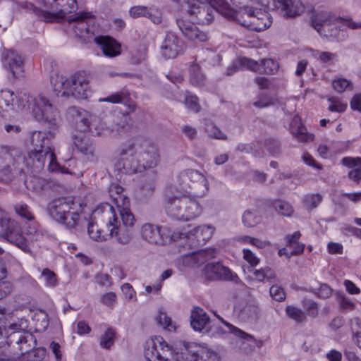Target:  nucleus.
<instances>
[{
	"mask_svg": "<svg viewBox=\"0 0 361 361\" xmlns=\"http://www.w3.org/2000/svg\"><path fill=\"white\" fill-rule=\"evenodd\" d=\"M209 322V317L200 307H195L190 314V325L197 331H201Z\"/></svg>",
	"mask_w": 361,
	"mask_h": 361,
	"instance_id": "obj_27",
	"label": "nucleus"
},
{
	"mask_svg": "<svg viewBox=\"0 0 361 361\" xmlns=\"http://www.w3.org/2000/svg\"><path fill=\"white\" fill-rule=\"evenodd\" d=\"M267 7L281 9L287 18H295L304 11V6L300 0H269Z\"/></svg>",
	"mask_w": 361,
	"mask_h": 361,
	"instance_id": "obj_14",
	"label": "nucleus"
},
{
	"mask_svg": "<svg viewBox=\"0 0 361 361\" xmlns=\"http://www.w3.org/2000/svg\"><path fill=\"white\" fill-rule=\"evenodd\" d=\"M198 345L195 343L184 345L180 352L177 353L176 361H197Z\"/></svg>",
	"mask_w": 361,
	"mask_h": 361,
	"instance_id": "obj_29",
	"label": "nucleus"
},
{
	"mask_svg": "<svg viewBox=\"0 0 361 361\" xmlns=\"http://www.w3.org/2000/svg\"><path fill=\"white\" fill-rule=\"evenodd\" d=\"M54 135L50 132L35 131L32 135V149L30 151L29 158L33 163L36 171H39L44 169L48 162V170L52 172L69 173V171L60 166L56 161L51 140Z\"/></svg>",
	"mask_w": 361,
	"mask_h": 361,
	"instance_id": "obj_4",
	"label": "nucleus"
},
{
	"mask_svg": "<svg viewBox=\"0 0 361 361\" xmlns=\"http://www.w3.org/2000/svg\"><path fill=\"white\" fill-rule=\"evenodd\" d=\"M336 296L340 299V307L343 310H353L355 308V304L348 298L342 292L338 291Z\"/></svg>",
	"mask_w": 361,
	"mask_h": 361,
	"instance_id": "obj_53",
	"label": "nucleus"
},
{
	"mask_svg": "<svg viewBox=\"0 0 361 361\" xmlns=\"http://www.w3.org/2000/svg\"><path fill=\"white\" fill-rule=\"evenodd\" d=\"M216 250L213 248L203 250L195 255V259L198 263L203 264L204 262L214 258Z\"/></svg>",
	"mask_w": 361,
	"mask_h": 361,
	"instance_id": "obj_49",
	"label": "nucleus"
},
{
	"mask_svg": "<svg viewBox=\"0 0 361 361\" xmlns=\"http://www.w3.org/2000/svg\"><path fill=\"white\" fill-rule=\"evenodd\" d=\"M19 149L9 145L0 146V178L4 181H10L13 177L16 159L20 158Z\"/></svg>",
	"mask_w": 361,
	"mask_h": 361,
	"instance_id": "obj_10",
	"label": "nucleus"
},
{
	"mask_svg": "<svg viewBox=\"0 0 361 361\" xmlns=\"http://www.w3.org/2000/svg\"><path fill=\"white\" fill-rule=\"evenodd\" d=\"M199 197L188 194L169 196L166 198V210L169 216L180 221H190L201 215L203 211Z\"/></svg>",
	"mask_w": 361,
	"mask_h": 361,
	"instance_id": "obj_6",
	"label": "nucleus"
},
{
	"mask_svg": "<svg viewBox=\"0 0 361 361\" xmlns=\"http://www.w3.org/2000/svg\"><path fill=\"white\" fill-rule=\"evenodd\" d=\"M121 159L115 167L121 173L132 175L155 168L160 161L158 145L144 137H134L119 148Z\"/></svg>",
	"mask_w": 361,
	"mask_h": 361,
	"instance_id": "obj_1",
	"label": "nucleus"
},
{
	"mask_svg": "<svg viewBox=\"0 0 361 361\" xmlns=\"http://www.w3.org/2000/svg\"><path fill=\"white\" fill-rule=\"evenodd\" d=\"M189 80L190 83L195 86H203L206 82V76L202 73L200 66L193 62L189 68Z\"/></svg>",
	"mask_w": 361,
	"mask_h": 361,
	"instance_id": "obj_31",
	"label": "nucleus"
},
{
	"mask_svg": "<svg viewBox=\"0 0 361 361\" xmlns=\"http://www.w3.org/2000/svg\"><path fill=\"white\" fill-rule=\"evenodd\" d=\"M277 99L267 93H260L258 99L253 103L255 107L262 109L275 105Z\"/></svg>",
	"mask_w": 361,
	"mask_h": 361,
	"instance_id": "obj_39",
	"label": "nucleus"
},
{
	"mask_svg": "<svg viewBox=\"0 0 361 361\" xmlns=\"http://www.w3.org/2000/svg\"><path fill=\"white\" fill-rule=\"evenodd\" d=\"M197 361H219L218 354L207 348L198 345Z\"/></svg>",
	"mask_w": 361,
	"mask_h": 361,
	"instance_id": "obj_42",
	"label": "nucleus"
},
{
	"mask_svg": "<svg viewBox=\"0 0 361 361\" xmlns=\"http://www.w3.org/2000/svg\"><path fill=\"white\" fill-rule=\"evenodd\" d=\"M40 278L47 287L54 288L58 285L59 280L56 274L48 268L42 270Z\"/></svg>",
	"mask_w": 361,
	"mask_h": 361,
	"instance_id": "obj_37",
	"label": "nucleus"
},
{
	"mask_svg": "<svg viewBox=\"0 0 361 361\" xmlns=\"http://www.w3.org/2000/svg\"><path fill=\"white\" fill-rule=\"evenodd\" d=\"M303 161L308 166H312L317 170H322L323 166L321 164L317 162L314 157L309 153H305L302 156Z\"/></svg>",
	"mask_w": 361,
	"mask_h": 361,
	"instance_id": "obj_61",
	"label": "nucleus"
},
{
	"mask_svg": "<svg viewBox=\"0 0 361 361\" xmlns=\"http://www.w3.org/2000/svg\"><path fill=\"white\" fill-rule=\"evenodd\" d=\"M16 212L21 217L27 219V221L34 220L33 214L30 212L28 206L26 204L20 203L17 204L14 207Z\"/></svg>",
	"mask_w": 361,
	"mask_h": 361,
	"instance_id": "obj_51",
	"label": "nucleus"
},
{
	"mask_svg": "<svg viewBox=\"0 0 361 361\" xmlns=\"http://www.w3.org/2000/svg\"><path fill=\"white\" fill-rule=\"evenodd\" d=\"M269 293L274 300L279 302L283 301L286 298V293L284 290L280 286L274 285L272 286L270 288Z\"/></svg>",
	"mask_w": 361,
	"mask_h": 361,
	"instance_id": "obj_54",
	"label": "nucleus"
},
{
	"mask_svg": "<svg viewBox=\"0 0 361 361\" xmlns=\"http://www.w3.org/2000/svg\"><path fill=\"white\" fill-rule=\"evenodd\" d=\"M117 210L110 204L101 205L96 211L102 214V218L106 223L111 238H115L122 245L128 244L133 237L131 228L135 225V219L128 208V201L121 206L116 199Z\"/></svg>",
	"mask_w": 361,
	"mask_h": 361,
	"instance_id": "obj_3",
	"label": "nucleus"
},
{
	"mask_svg": "<svg viewBox=\"0 0 361 361\" xmlns=\"http://www.w3.org/2000/svg\"><path fill=\"white\" fill-rule=\"evenodd\" d=\"M8 343L19 345V349L22 355L27 354L29 357H36V351H32L37 345L35 336L29 331H23V334L10 333L8 337Z\"/></svg>",
	"mask_w": 361,
	"mask_h": 361,
	"instance_id": "obj_13",
	"label": "nucleus"
},
{
	"mask_svg": "<svg viewBox=\"0 0 361 361\" xmlns=\"http://www.w3.org/2000/svg\"><path fill=\"white\" fill-rule=\"evenodd\" d=\"M30 98L31 100L26 94L17 96L13 91L8 88L1 90L0 114L2 111L23 109L25 107V101L36 119L55 126L59 118V112L47 98L42 94Z\"/></svg>",
	"mask_w": 361,
	"mask_h": 361,
	"instance_id": "obj_2",
	"label": "nucleus"
},
{
	"mask_svg": "<svg viewBox=\"0 0 361 361\" xmlns=\"http://www.w3.org/2000/svg\"><path fill=\"white\" fill-rule=\"evenodd\" d=\"M208 136L212 138L219 140H226V135L223 133L219 128L213 124H209L206 128Z\"/></svg>",
	"mask_w": 361,
	"mask_h": 361,
	"instance_id": "obj_52",
	"label": "nucleus"
},
{
	"mask_svg": "<svg viewBox=\"0 0 361 361\" xmlns=\"http://www.w3.org/2000/svg\"><path fill=\"white\" fill-rule=\"evenodd\" d=\"M331 102V104L329 105L328 109L331 112H338L343 113L347 109V104L342 103L341 102H334V98L331 97L328 99Z\"/></svg>",
	"mask_w": 361,
	"mask_h": 361,
	"instance_id": "obj_58",
	"label": "nucleus"
},
{
	"mask_svg": "<svg viewBox=\"0 0 361 361\" xmlns=\"http://www.w3.org/2000/svg\"><path fill=\"white\" fill-rule=\"evenodd\" d=\"M264 147L271 157H278L281 154V143L278 139L273 137L266 139Z\"/></svg>",
	"mask_w": 361,
	"mask_h": 361,
	"instance_id": "obj_35",
	"label": "nucleus"
},
{
	"mask_svg": "<svg viewBox=\"0 0 361 361\" xmlns=\"http://www.w3.org/2000/svg\"><path fill=\"white\" fill-rule=\"evenodd\" d=\"M285 312L289 319L295 321L297 324L303 323L307 320L306 313L294 305L286 306Z\"/></svg>",
	"mask_w": 361,
	"mask_h": 361,
	"instance_id": "obj_34",
	"label": "nucleus"
},
{
	"mask_svg": "<svg viewBox=\"0 0 361 361\" xmlns=\"http://www.w3.org/2000/svg\"><path fill=\"white\" fill-rule=\"evenodd\" d=\"M214 232V228L210 226H201L194 228L188 232L174 233L171 235V239L175 240L177 238H187L188 240L196 239L197 245L204 243L209 240Z\"/></svg>",
	"mask_w": 361,
	"mask_h": 361,
	"instance_id": "obj_21",
	"label": "nucleus"
},
{
	"mask_svg": "<svg viewBox=\"0 0 361 361\" xmlns=\"http://www.w3.org/2000/svg\"><path fill=\"white\" fill-rule=\"evenodd\" d=\"M262 59H255L250 57V71H254L262 74Z\"/></svg>",
	"mask_w": 361,
	"mask_h": 361,
	"instance_id": "obj_62",
	"label": "nucleus"
},
{
	"mask_svg": "<svg viewBox=\"0 0 361 361\" xmlns=\"http://www.w3.org/2000/svg\"><path fill=\"white\" fill-rule=\"evenodd\" d=\"M176 181L178 186L185 192L184 194L203 197L209 190V183L203 173L193 169L180 171Z\"/></svg>",
	"mask_w": 361,
	"mask_h": 361,
	"instance_id": "obj_7",
	"label": "nucleus"
},
{
	"mask_svg": "<svg viewBox=\"0 0 361 361\" xmlns=\"http://www.w3.org/2000/svg\"><path fill=\"white\" fill-rule=\"evenodd\" d=\"M0 237L15 245L25 252L30 251L27 240L24 237L19 224L4 215L0 209Z\"/></svg>",
	"mask_w": 361,
	"mask_h": 361,
	"instance_id": "obj_8",
	"label": "nucleus"
},
{
	"mask_svg": "<svg viewBox=\"0 0 361 361\" xmlns=\"http://www.w3.org/2000/svg\"><path fill=\"white\" fill-rule=\"evenodd\" d=\"M26 327V321H20V323H12L7 326L8 329L11 331V333L19 332V334H23V331H25V329Z\"/></svg>",
	"mask_w": 361,
	"mask_h": 361,
	"instance_id": "obj_64",
	"label": "nucleus"
},
{
	"mask_svg": "<svg viewBox=\"0 0 361 361\" xmlns=\"http://www.w3.org/2000/svg\"><path fill=\"white\" fill-rule=\"evenodd\" d=\"M184 42L174 32H169L161 46V54L166 59L176 58L185 49Z\"/></svg>",
	"mask_w": 361,
	"mask_h": 361,
	"instance_id": "obj_12",
	"label": "nucleus"
},
{
	"mask_svg": "<svg viewBox=\"0 0 361 361\" xmlns=\"http://www.w3.org/2000/svg\"><path fill=\"white\" fill-rule=\"evenodd\" d=\"M22 7L31 10L33 13L38 17L39 19L44 20L45 22H54L55 21V16L53 13H50L48 11H45L37 8L33 4L30 2H24L22 4Z\"/></svg>",
	"mask_w": 361,
	"mask_h": 361,
	"instance_id": "obj_33",
	"label": "nucleus"
},
{
	"mask_svg": "<svg viewBox=\"0 0 361 361\" xmlns=\"http://www.w3.org/2000/svg\"><path fill=\"white\" fill-rule=\"evenodd\" d=\"M350 106L353 111L361 113V93L355 94L350 101Z\"/></svg>",
	"mask_w": 361,
	"mask_h": 361,
	"instance_id": "obj_63",
	"label": "nucleus"
},
{
	"mask_svg": "<svg viewBox=\"0 0 361 361\" xmlns=\"http://www.w3.org/2000/svg\"><path fill=\"white\" fill-rule=\"evenodd\" d=\"M302 304L308 316L312 318H316L318 316V303L317 302L312 299H304Z\"/></svg>",
	"mask_w": 361,
	"mask_h": 361,
	"instance_id": "obj_48",
	"label": "nucleus"
},
{
	"mask_svg": "<svg viewBox=\"0 0 361 361\" xmlns=\"http://www.w3.org/2000/svg\"><path fill=\"white\" fill-rule=\"evenodd\" d=\"M2 62L5 68L8 70L13 77L20 76L23 72V60L17 52L7 49L2 53Z\"/></svg>",
	"mask_w": 361,
	"mask_h": 361,
	"instance_id": "obj_17",
	"label": "nucleus"
},
{
	"mask_svg": "<svg viewBox=\"0 0 361 361\" xmlns=\"http://www.w3.org/2000/svg\"><path fill=\"white\" fill-rule=\"evenodd\" d=\"M109 232L110 231L109 230ZM87 233L89 236L95 241H105L108 237H111L110 233L109 234H102V231L98 228V226L94 223H89L87 227Z\"/></svg>",
	"mask_w": 361,
	"mask_h": 361,
	"instance_id": "obj_38",
	"label": "nucleus"
},
{
	"mask_svg": "<svg viewBox=\"0 0 361 361\" xmlns=\"http://www.w3.org/2000/svg\"><path fill=\"white\" fill-rule=\"evenodd\" d=\"M115 335L116 332L113 329H107L104 334L100 337L101 347L105 349H109L114 343Z\"/></svg>",
	"mask_w": 361,
	"mask_h": 361,
	"instance_id": "obj_43",
	"label": "nucleus"
},
{
	"mask_svg": "<svg viewBox=\"0 0 361 361\" xmlns=\"http://www.w3.org/2000/svg\"><path fill=\"white\" fill-rule=\"evenodd\" d=\"M148 8L143 6H135L130 8L129 13L133 18L147 16Z\"/></svg>",
	"mask_w": 361,
	"mask_h": 361,
	"instance_id": "obj_60",
	"label": "nucleus"
},
{
	"mask_svg": "<svg viewBox=\"0 0 361 361\" xmlns=\"http://www.w3.org/2000/svg\"><path fill=\"white\" fill-rule=\"evenodd\" d=\"M146 17L149 18L154 24H159L161 23L162 14L158 9L152 8H149Z\"/></svg>",
	"mask_w": 361,
	"mask_h": 361,
	"instance_id": "obj_57",
	"label": "nucleus"
},
{
	"mask_svg": "<svg viewBox=\"0 0 361 361\" xmlns=\"http://www.w3.org/2000/svg\"><path fill=\"white\" fill-rule=\"evenodd\" d=\"M73 143L76 149L82 154L88 157H94V147L88 137L85 135L75 136Z\"/></svg>",
	"mask_w": 361,
	"mask_h": 361,
	"instance_id": "obj_30",
	"label": "nucleus"
},
{
	"mask_svg": "<svg viewBox=\"0 0 361 361\" xmlns=\"http://www.w3.org/2000/svg\"><path fill=\"white\" fill-rule=\"evenodd\" d=\"M333 88L338 92H343L350 85H351L350 81L345 78H338L334 80Z\"/></svg>",
	"mask_w": 361,
	"mask_h": 361,
	"instance_id": "obj_55",
	"label": "nucleus"
},
{
	"mask_svg": "<svg viewBox=\"0 0 361 361\" xmlns=\"http://www.w3.org/2000/svg\"><path fill=\"white\" fill-rule=\"evenodd\" d=\"M197 97L195 95L187 94L185 99V106L195 112H199L200 106L197 102Z\"/></svg>",
	"mask_w": 361,
	"mask_h": 361,
	"instance_id": "obj_56",
	"label": "nucleus"
},
{
	"mask_svg": "<svg viewBox=\"0 0 361 361\" xmlns=\"http://www.w3.org/2000/svg\"><path fill=\"white\" fill-rule=\"evenodd\" d=\"M309 291L322 299L329 298L333 293L331 287L328 283H321L317 289L310 288Z\"/></svg>",
	"mask_w": 361,
	"mask_h": 361,
	"instance_id": "obj_40",
	"label": "nucleus"
},
{
	"mask_svg": "<svg viewBox=\"0 0 361 361\" xmlns=\"http://www.w3.org/2000/svg\"><path fill=\"white\" fill-rule=\"evenodd\" d=\"M336 23H341L343 25H346L349 28L351 29H358L361 28V23H357L353 21L351 18L345 19L341 17H337L334 20Z\"/></svg>",
	"mask_w": 361,
	"mask_h": 361,
	"instance_id": "obj_59",
	"label": "nucleus"
},
{
	"mask_svg": "<svg viewBox=\"0 0 361 361\" xmlns=\"http://www.w3.org/2000/svg\"><path fill=\"white\" fill-rule=\"evenodd\" d=\"M163 228L150 223L145 224L141 228L142 239L151 244L163 245L169 240L162 232Z\"/></svg>",
	"mask_w": 361,
	"mask_h": 361,
	"instance_id": "obj_20",
	"label": "nucleus"
},
{
	"mask_svg": "<svg viewBox=\"0 0 361 361\" xmlns=\"http://www.w3.org/2000/svg\"><path fill=\"white\" fill-rule=\"evenodd\" d=\"M247 66L248 59L245 57H239L227 68L226 74L228 76L232 75L235 72L246 68Z\"/></svg>",
	"mask_w": 361,
	"mask_h": 361,
	"instance_id": "obj_46",
	"label": "nucleus"
},
{
	"mask_svg": "<svg viewBox=\"0 0 361 361\" xmlns=\"http://www.w3.org/2000/svg\"><path fill=\"white\" fill-rule=\"evenodd\" d=\"M252 274L253 278H252V280H256L260 282L263 281L265 279L270 281L276 278L275 272L269 267H265L259 269H255ZM250 281H251L250 277Z\"/></svg>",
	"mask_w": 361,
	"mask_h": 361,
	"instance_id": "obj_36",
	"label": "nucleus"
},
{
	"mask_svg": "<svg viewBox=\"0 0 361 361\" xmlns=\"http://www.w3.org/2000/svg\"><path fill=\"white\" fill-rule=\"evenodd\" d=\"M128 99L129 93L126 90H122L121 92L114 93L106 98L100 99L99 101L118 104L126 103L128 102Z\"/></svg>",
	"mask_w": 361,
	"mask_h": 361,
	"instance_id": "obj_41",
	"label": "nucleus"
},
{
	"mask_svg": "<svg viewBox=\"0 0 361 361\" xmlns=\"http://www.w3.org/2000/svg\"><path fill=\"white\" fill-rule=\"evenodd\" d=\"M215 315L228 329L229 333L233 334L236 337V338L240 340L235 341V342L233 343V344L235 346V348L238 347L239 349H241L242 344H244V342H243L242 341L247 340L248 338V334L246 332L242 331L241 329L234 326L233 324L225 321L219 315H217L216 314Z\"/></svg>",
	"mask_w": 361,
	"mask_h": 361,
	"instance_id": "obj_32",
	"label": "nucleus"
},
{
	"mask_svg": "<svg viewBox=\"0 0 361 361\" xmlns=\"http://www.w3.org/2000/svg\"><path fill=\"white\" fill-rule=\"evenodd\" d=\"M157 322L164 329H167L169 331L175 330V326L173 325L171 317H168L166 313L162 310H159L158 314L156 317Z\"/></svg>",
	"mask_w": 361,
	"mask_h": 361,
	"instance_id": "obj_47",
	"label": "nucleus"
},
{
	"mask_svg": "<svg viewBox=\"0 0 361 361\" xmlns=\"http://www.w3.org/2000/svg\"><path fill=\"white\" fill-rule=\"evenodd\" d=\"M104 128H109V127L106 126V125L102 121L95 116L92 120V125L89 131L95 136H110V135L97 133V132H102Z\"/></svg>",
	"mask_w": 361,
	"mask_h": 361,
	"instance_id": "obj_50",
	"label": "nucleus"
},
{
	"mask_svg": "<svg viewBox=\"0 0 361 361\" xmlns=\"http://www.w3.org/2000/svg\"><path fill=\"white\" fill-rule=\"evenodd\" d=\"M90 74L81 71L72 75L70 78L55 75L51 77V83L55 95L58 97L78 99H86L90 92Z\"/></svg>",
	"mask_w": 361,
	"mask_h": 361,
	"instance_id": "obj_5",
	"label": "nucleus"
},
{
	"mask_svg": "<svg viewBox=\"0 0 361 361\" xmlns=\"http://www.w3.org/2000/svg\"><path fill=\"white\" fill-rule=\"evenodd\" d=\"M262 73L267 75H273L276 73L279 68V65L277 61L272 59H262Z\"/></svg>",
	"mask_w": 361,
	"mask_h": 361,
	"instance_id": "obj_44",
	"label": "nucleus"
},
{
	"mask_svg": "<svg viewBox=\"0 0 361 361\" xmlns=\"http://www.w3.org/2000/svg\"><path fill=\"white\" fill-rule=\"evenodd\" d=\"M172 355V348L162 337H155L147 342L144 356L147 361H168Z\"/></svg>",
	"mask_w": 361,
	"mask_h": 361,
	"instance_id": "obj_11",
	"label": "nucleus"
},
{
	"mask_svg": "<svg viewBox=\"0 0 361 361\" xmlns=\"http://www.w3.org/2000/svg\"><path fill=\"white\" fill-rule=\"evenodd\" d=\"M132 126L133 123L131 118L128 116H123L111 127H109V128H104L102 132H97V133L110 135L111 137L122 135L129 132L132 128Z\"/></svg>",
	"mask_w": 361,
	"mask_h": 361,
	"instance_id": "obj_26",
	"label": "nucleus"
},
{
	"mask_svg": "<svg viewBox=\"0 0 361 361\" xmlns=\"http://www.w3.org/2000/svg\"><path fill=\"white\" fill-rule=\"evenodd\" d=\"M271 17L265 8L250 6V30L262 32L271 25Z\"/></svg>",
	"mask_w": 361,
	"mask_h": 361,
	"instance_id": "obj_15",
	"label": "nucleus"
},
{
	"mask_svg": "<svg viewBox=\"0 0 361 361\" xmlns=\"http://www.w3.org/2000/svg\"><path fill=\"white\" fill-rule=\"evenodd\" d=\"M206 276L212 280L222 279L231 281H237L238 276L226 267L219 263L207 264L204 269Z\"/></svg>",
	"mask_w": 361,
	"mask_h": 361,
	"instance_id": "obj_19",
	"label": "nucleus"
},
{
	"mask_svg": "<svg viewBox=\"0 0 361 361\" xmlns=\"http://www.w3.org/2000/svg\"><path fill=\"white\" fill-rule=\"evenodd\" d=\"M26 188L36 193L52 189L56 185L53 180H47L37 176H31L25 180Z\"/></svg>",
	"mask_w": 361,
	"mask_h": 361,
	"instance_id": "obj_25",
	"label": "nucleus"
},
{
	"mask_svg": "<svg viewBox=\"0 0 361 361\" xmlns=\"http://www.w3.org/2000/svg\"><path fill=\"white\" fill-rule=\"evenodd\" d=\"M276 212L285 216H290L293 213V207L286 201L277 200L274 204Z\"/></svg>",
	"mask_w": 361,
	"mask_h": 361,
	"instance_id": "obj_45",
	"label": "nucleus"
},
{
	"mask_svg": "<svg viewBox=\"0 0 361 361\" xmlns=\"http://www.w3.org/2000/svg\"><path fill=\"white\" fill-rule=\"evenodd\" d=\"M73 201L65 197L53 200L48 205V211L51 216L56 221H63L65 215L71 216V221L68 224V228H75L80 220V215L75 209Z\"/></svg>",
	"mask_w": 361,
	"mask_h": 361,
	"instance_id": "obj_9",
	"label": "nucleus"
},
{
	"mask_svg": "<svg viewBox=\"0 0 361 361\" xmlns=\"http://www.w3.org/2000/svg\"><path fill=\"white\" fill-rule=\"evenodd\" d=\"M341 163L349 168L357 167L348 172V177L356 183H359L361 180V157H345L342 159Z\"/></svg>",
	"mask_w": 361,
	"mask_h": 361,
	"instance_id": "obj_28",
	"label": "nucleus"
},
{
	"mask_svg": "<svg viewBox=\"0 0 361 361\" xmlns=\"http://www.w3.org/2000/svg\"><path fill=\"white\" fill-rule=\"evenodd\" d=\"M176 23L182 34L188 40L194 42H204L208 39L205 32L200 30L192 22L185 19H177Z\"/></svg>",
	"mask_w": 361,
	"mask_h": 361,
	"instance_id": "obj_16",
	"label": "nucleus"
},
{
	"mask_svg": "<svg viewBox=\"0 0 361 361\" xmlns=\"http://www.w3.org/2000/svg\"><path fill=\"white\" fill-rule=\"evenodd\" d=\"M209 4L218 12L228 19H233L238 22L242 26L247 27L246 20L241 21L242 11H235L225 0H209Z\"/></svg>",
	"mask_w": 361,
	"mask_h": 361,
	"instance_id": "obj_22",
	"label": "nucleus"
},
{
	"mask_svg": "<svg viewBox=\"0 0 361 361\" xmlns=\"http://www.w3.org/2000/svg\"><path fill=\"white\" fill-rule=\"evenodd\" d=\"M94 41L100 46L103 54L108 57H114L120 54V45L111 37L108 36H99L94 38Z\"/></svg>",
	"mask_w": 361,
	"mask_h": 361,
	"instance_id": "obj_24",
	"label": "nucleus"
},
{
	"mask_svg": "<svg viewBox=\"0 0 361 361\" xmlns=\"http://www.w3.org/2000/svg\"><path fill=\"white\" fill-rule=\"evenodd\" d=\"M68 114L76 129L80 132L89 131L92 125V120L95 117L88 111L75 106L69 109Z\"/></svg>",
	"mask_w": 361,
	"mask_h": 361,
	"instance_id": "obj_18",
	"label": "nucleus"
},
{
	"mask_svg": "<svg viewBox=\"0 0 361 361\" xmlns=\"http://www.w3.org/2000/svg\"><path fill=\"white\" fill-rule=\"evenodd\" d=\"M91 16L90 13L83 12L76 13L74 17L68 18L69 23L74 24L72 29L75 35L84 41L87 39L89 35V27L86 20Z\"/></svg>",
	"mask_w": 361,
	"mask_h": 361,
	"instance_id": "obj_23",
	"label": "nucleus"
}]
</instances>
